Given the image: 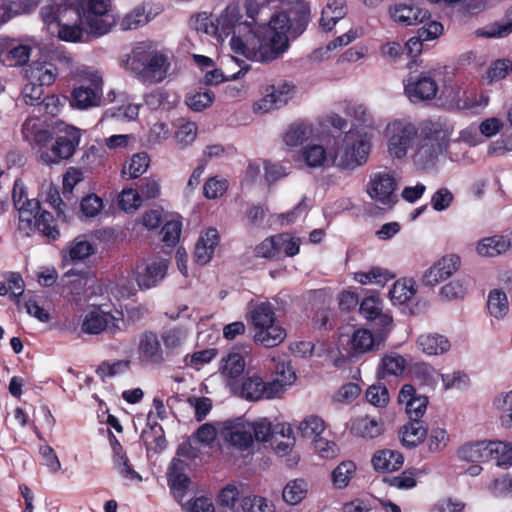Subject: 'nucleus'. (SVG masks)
<instances>
[{
    "label": "nucleus",
    "mask_w": 512,
    "mask_h": 512,
    "mask_svg": "<svg viewBox=\"0 0 512 512\" xmlns=\"http://www.w3.org/2000/svg\"><path fill=\"white\" fill-rule=\"evenodd\" d=\"M185 467L186 463L178 458H174L169 467L168 484L178 502L182 501L190 483V479L184 473Z\"/></svg>",
    "instance_id": "22"
},
{
    "label": "nucleus",
    "mask_w": 512,
    "mask_h": 512,
    "mask_svg": "<svg viewBox=\"0 0 512 512\" xmlns=\"http://www.w3.org/2000/svg\"><path fill=\"white\" fill-rule=\"evenodd\" d=\"M215 99V94L209 89L188 93L185 98L186 105L193 111L201 112L210 107Z\"/></svg>",
    "instance_id": "55"
},
{
    "label": "nucleus",
    "mask_w": 512,
    "mask_h": 512,
    "mask_svg": "<svg viewBox=\"0 0 512 512\" xmlns=\"http://www.w3.org/2000/svg\"><path fill=\"white\" fill-rule=\"evenodd\" d=\"M406 359L395 352L384 355L379 363L377 375L379 379L388 376H401L406 368Z\"/></svg>",
    "instance_id": "29"
},
{
    "label": "nucleus",
    "mask_w": 512,
    "mask_h": 512,
    "mask_svg": "<svg viewBox=\"0 0 512 512\" xmlns=\"http://www.w3.org/2000/svg\"><path fill=\"white\" fill-rule=\"evenodd\" d=\"M351 432L359 437L373 439L382 432L381 423L370 417H359L352 421Z\"/></svg>",
    "instance_id": "38"
},
{
    "label": "nucleus",
    "mask_w": 512,
    "mask_h": 512,
    "mask_svg": "<svg viewBox=\"0 0 512 512\" xmlns=\"http://www.w3.org/2000/svg\"><path fill=\"white\" fill-rule=\"evenodd\" d=\"M137 354L139 361L144 365L160 364L167 356L160 337L152 331H145L139 336Z\"/></svg>",
    "instance_id": "13"
},
{
    "label": "nucleus",
    "mask_w": 512,
    "mask_h": 512,
    "mask_svg": "<svg viewBox=\"0 0 512 512\" xmlns=\"http://www.w3.org/2000/svg\"><path fill=\"white\" fill-rule=\"evenodd\" d=\"M31 47L15 39L0 38V59L8 66H21L27 63Z\"/></svg>",
    "instance_id": "18"
},
{
    "label": "nucleus",
    "mask_w": 512,
    "mask_h": 512,
    "mask_svg": "<svg viewBox=\"0 0 512 512\" xmlns=\"http://www.w3.org/2000/svg\"><path fill=\"white\" fill-rule=\"evenodd\" d=\"M295 86L287 81L272 85L266 89V94L254 105V110L262 113L269 112L285 105L294 93Z\"/></svg>",
    "instance_id": "14"
},
{
    "label": "nucleus",
    "mask_w": 512,
    "mask_h": 512,
    "mask_svg": "<svg viewBox=\"0 0 512 512\" xmlns=\"http://www.w3.org/2000/svg\"><path fill=\"white\" fill-rule=\"evenodd\" d=\"M215 38L223 41L232 34L231 50L246 59L266 63L284 54L281 46L274 44V35L264 20L251 17L246 12L243 20L241 9L236 4H229L214 19Z\"/></svg>",
    "instance_id": "1"
},
{
    "label": "nucleus",
    "mask_w": 512,
    "mask_h": 512,
    "mask_svg": "<svg viewBox=\"0 0 512 512\" xmlns=\"http://www.w3.org/2000/svg\"><path fill=\"white\" fill-rule=\"evenodd\" d=\"M308 483L304 479L290 480L284 487L282 496L286 503L296 505L307 495Z\"/></svg>",
    "instance_id": "47"
},
{
    "label": "nucleus",
    "mask_w": 512,
    "mask_h": 512,
    "mask_svg": "<svg viewBox=\"0 0 512 512\" xmlns=\"http://www.w3.org/2000/svg\"><path fill=\"white\" fill-rule=\"evenodd\" d=\"M277 386L265 382L260 376L254 374L247 376L241 382L232 381L231 391L233 394L248 401L271 399L277 397Z\"/></svg>",
    "instance_id": "11"
},
{
    "label": "nucleus",
    "mask_w": 512,
    "mask_h": 512,
    "mask_svg": "<svg viewBox=\"0 0 512 512\" xmlns=\"http://www.w3.org/2000/svg\"><path fill=\"white\" fill-rule=\"evenodd\" d=\"M182 230V222L179 219L167 221L161 229L162 241L172 247L179 241Z\"/></svg>",
    "instance_id": "64"
},
{
    "label": "nucleus",
    "mask_w": 512,
    "mask_h": 512,
    "mask_svg": "<svg viewBox=\"0 0 512 512\" xmlns=\"http://www.w3.org/2000/svg\"><path fill=\"white\" fill-rule=\"evenodd\" d=\"M43 86L42 84L28 80V83L24 86L22 91L25 103L31 106L45 105V107L48 108L49 102L53 101V98H43Z\"/></svg>",
    "instance_id": "53"
},
{
    "label": "nucleus",
    "mask_w": 512,
    "mask_h": 512,
    "mask_svg": "<svg viewBox=\"0 0 512 512\" xmlns=\"http://www.w3.org/2000/svg\"><path fill=\"white\" fill-rule=\"evenodd\" d=\"M451 93L453 97L449 101V106L453 109L466 111L471 114L480 113L489 103V97L484 93L469 95L465 98L460 97L459 88L452 89Z\"/></svg>",
    "instance_id": "24"
},
{
    "label": "nucleus",
    "mask_w": 512,
    "mask_h": 512,
    "mask_svg": "<svg viewBox=\"0 0 512 512\" xmlns=\"http://www.w3.org/2000/svg\"><path fill=\"white\" fill-rule=\"evenodd\" d=\"M96 252L93 244L87 241L83 236L76 237L67 247L65 257H69L72 262L84 261Z\"/></svg>",
    "instance_id": "43"
},
{
    "label": "nucleus",
    "mask_w": 512,
    "mask_h": 512,
    "mask_svg": "<svg viewBox=\"0 0 512 512\" xmlns=\"http://www.w3.org/2000/svg\"><path fill=\"white\" fill-rule=\"evenodd\" d=\"M456 455L460 461L488 462V441L466 442L457 449Z\"/></svg>",
    "instance_id": "27"
},
{
    "label": "nucleus",
    "mask_w": 512,
    "mask_h": 512,
    "mask_svg": "<svg viewBox=\"0 0 512 512\" xmlns=\"http://www.w3.org/2000/svg\"><path fill=\"white\" fill-rule=\"evenodd\" d=\"M245 369V361L239 353H229L222 359L221 371L227 379V384L231 388L232 381H238L237 378L241 376Z\"/></svg>",
    "instance_id": "37"
},
{
    "label": "nucleus",
    "mask_w": 512,
    "mask_h": 512,
    "mask_svg": "<svg viewBox=\"0 0 512 512\" xmlns=\"http://www.w3.org/2000/svg\"><path fill=\"white\" fill-rule=\"evenodd\" d=\"M168 261L156 258L142 262L137 267V282L141 288H152L159 284L166 276Z\"/></svg>",
    "instance_id": "16"
},
{
    "label": "nucleus",
    "mask_w": 512,
    "mask_h": 512,
    "mask_svg": "<svg viewBox=\"0 0 512 512\" xmlns=\"http://www.w3.org/2000/svg\"><path fill=\"white\" fill-rule=\"evenodd\" d=\"M398 399L400 403L405 404L409 419L420 421L419 419L426 411L428 398L426 396L416 395L414 387L406 384L402 387Z\"/></svg>",
    "instance_id": "20"
},
{
    "label": "nucleus",
    "mask_w": 512,
    "mask_h": 512,
    "mask_svg": "<svg viewBox=\"0 0 512 512\" xmlns=\"http://www.w3.org/2000/svg\"><path fill=\"white\" fill-rule=\"evenodd\" d=\"M347 14L345 0H329L322 9L319 25L324 31H331Z\"/></svg>",
    "instance_id": "26"
},
{
    "label": "nucleus",
    "mask_w": 512,
    "mask_h": 512,
    "mask_svg": "<svg viewBox=\"0 0 512 512\" xmlns=\"http://www.w3.org/2000/svg\"><path fill=\"white\" fill-rule=\"evenodd\" d=\"M412 376L423 385L434 386L438 382L440 374L433 366L426 362H417L410 368Z\"/></svg>",
    "instance_id": "56"
},
{
    "label": "nucleus",
    "mask_w": 512,
    "mask_h": 512,
    "mask_svg": "<svg viewBox=\"0 0 512 512\" xmlns=\"http://www.w3.org/2000/svg\"><path fill=\"white\" fill-rule=\"evenodd\" d=\"M405 94L411 102L434 98L438 91L435 80L429 76H409L404 84Z\"/></svg>",
    "instance_id": "17"
},
{
    "label": "nucleus",
    "mask_w": 512,
    "mask_h": 512,
    "mask_svg": "<svg viewBox=\"0 0 512 512\" xmlns=\"http://www.w3.org/2000/svg\"><path fill=\"white\" fill-rule=\"evenodd\" d=\"M123 314L116 311L114 314L101 308L93 309L85 314L81 329L84 333L94 335L103 331L115 336L122 331Z\"/></svg>",
    "instance_id": "10"
},
{
    "label": "nucleus",
    "mask_w": 512,
    "mask_h": 512,
    "mask_svg": "<svg viewBox=\"0 0 512 512\" xmlns=\"http://www.w3.org/2000/svg\"><path fill=\"white\" fill-rule=\"evenodd\" d=\"M427 435V428L422 421L410 420L400 429V438L404 446L414 448L419 445Z\"/></svg>",
    "instance_id": "33"
},
{
    "label": "nucleus",
    "mask_w": 512,
    "mask_h": 512,
    "mask_svg": "<svg viewBox=\"0 0 512 512\" xmlns=\"http://www.w3.org/2000/svg\"><path fill=\"white\" fill-rule=\"evenodd\" d=\"M78 21L87 30L88 33L94 36L104 35L108 33L111 28V22L108 21L106 16L85 13L83 8L81 11V19Z\"/></svg>",
    "instance_id": "39"
},
{
    "label": "nucleus",
    "mask_w": 512,
    "mask_h": 512,
    "mask_svg": "<svg viewBox=\"0 0 512 512\" xmlns=\"http://www.w3.org/2000/svg\"><path fill=\"white\" fill-rule=\"evenodd\" d=\"M399 184L397 175L386 169L373 172L369 179L371 192H396Z\"/></svg>",
    "instance_id": "30"
},
{
    "label": "nucleus",
    "mask_w": 512,
    "mask_h": 512,
    "mask_svg": "<svg viewBox=\"0 0 512 512\" xmlns=\"http://www.w3.org/2000/svg\"><path fill=\"white\" fill-rule=\"evenodd\" d=\"M150 158L146 152L134 154L129 162L122 168V174L129 178L141 176L148 168Z\"/></svg>",
    "instance_id": "58"
},
{
    "label": "nucleus",
    "mask_w": 512,
    "mask_h": 512,
    "mask_svg": "<svg viewBox=\"0 0 512 512\" xmlns=\"http://www.w3.org/2000/svg\"><path fill=\"white\" fill-rule=\"evenodd\" d=\"M80 140V130L72 126L68 127L63 134L58 135L51 149L41 147L38 150L39 158L46 164H55L69 159L75 153Z\"/></svg>",
    "instance_id": "9"
},
{
    "label": "nucleus",
    "mask_w": 512,
    "mask_h": 512,
    "mask_svg": "<svg viewBox=\"0 0 512 512\" xmlns=\"http://www.w3.org/2000/svg\"><path fill=\"white\" fill-rule=\"evenodd\" d=\"M370 202H366V212L376 215L378 210L391 208L395 202L397 194H368Z\"/></svg>",
    "instance_id": "60"
},
{
    "label": "nucleus",
    "mask_w": 512,
    "mask_h": 512,
    "mask_svg": "<svg viewBox=\"0 0 512 512\" xmlns=\"http://www.w3.org/2000/svg\"><path fill=\"white\" fill-rule=\"evenodd\" d=\"M417 347L428 356L442 355L450 350L448 338L438 333L421 334L416 341Z\"/></svg>",
    "instance_id": "25"
},
{
    "label": "nucleus",
    "mask_w": 512,
    "mask_h": 512,
    "mask_svg": "<svg viewBox=\"0 0 512 512\" xmlns=\"http://www.w3.org/2000/svg\"><path fill=\"white\" fill-rule=\"evenodd\" d=\"M450 441V437L444 428H432L427 439V446L430 452L438 453L443 451Z\"/></svg>",
    "instance_id": "62"
},
{
    "label": "nucleus",
    "mask_w": 512,
    "mask_h": 512,
    "mask_svg": "<svg viewBox=\"0 0 512 512\" xmlns=\"http://www.w3.org/2000/svg\"><path fill=\"white\" fill-rule=\"evenodd\" d=\"M241 510L243 512H275L273 505L260 496L241 498Z\"/></svg>",
    "instance_id": "63"
},
{
    "label": "nucleus",
    "mask_w": 512,
    "mask_h": 512,
    "mask_svg": "<svg viewBox=\"0 0 512 512\" xmlns=\"http://www.w3.org/2000/svg\"><path fill=\"white\" fill-rule=\"evenodd\" d=\"M500 412V422L504 428H512V389L498 394L493 401Z\"/></svg>",
    "instance_id": "51"
},
{
    "label": "nucleus",
    "mask_w": 512,
    "mask_h": 512,
    "mask_svg": "<svg viewBox=\"0 0 512 512\" xmlns=\"http://www.w3.org/2000/svg\"><path fill=\"white\" fill-rule=\"evenodd\" d=\"M127 62L136 77L145 84L161 83L167 78L171 69L170 56L153 48L147 42L137 43Z\"/></svg>",
    "instance_id": "3"
},
{
    "label": "nucleus",
    "mask_w": 512,
    "mask_h": 512,
    "mask_svg": "<svg viewBox=\"0 0 512 512\" xmlns=\"http://www.w3.org/2000/svg\"><path fill=\"white\" fill-rule=\"evenodd\" d=\"M421 138L414 154V162L422 169H431L446 150L449 131L440 122L421 124Z\"/></svg>",
    "instance_id": "7"
},
{
    "label": "nucleus",
    "mask_w": 512,
    "mask_h": 512,
    "mask_svg": "<svg viewBox=\"0 0 512 512\" xmlns=\"http://www.w3.org/2000/svg\"><path fill=\"white\" fill-rule=\"evenodd\" d=\"M285 337V329L274 322L270 325L257 329V332L254 335V341L257 344L270 348L282 343Z\"/></svg>",
    "instance_id": "32"
},
{
    "label": "nucleus",
    "mask_w": 512,
    "mask_h": 512,
    "mask_svg": "<svg viewBox=\"0 0 512 512\" xmlns=\"http://www.w3.org/2000/svg\"><path fill=\"white\" fill-rule=\"evenodd\" d=\"M187 332L182 328H170L161 332L160 340L163 342L164 350L175 351L186 341Z\"/></svg>",
    "instance_id": "59"
},
{
    "label": "nucleus",
    "mask_w": 512,
    "mask_h": 512,
    "mask_svg": "<svg viewBox=\"0 0 512 512\" xmlns=\"http://www.w3.org/2000/svg\"><path fill=\"white\" fill-rule=\"evenodd\" d=\"M353 461L345 460L339 463L331 472V482L335 489L346 488L356 473Z\"/></svg>",
    "instance_id": "42"
},
{
    "label": "nucleus",
    "mask_w": 512,
    "mask_h": 512,
    "mask_svg": "<svg viewBox=\"0 0 512 512\" xmlns=\"http://www.w3.org/2000/svg\"><path fill=\"white\" fill-rule=\"evenodd\" d=\"M271 361L275 363L274 373L276 377L270 383L277 386V396H279L286 385H291L295 381L296 376L289 362L282 360L280 357L277 359L272 357Z\"/></svg>",
    "instance_id": "36"
},
{
    "label": "nucleus",
    "mask_w": 512,
    "mask_h": 512,
    "mask_svg": "<svg viewBox=\"0 0 512 512\" xmlns=\"http://www.w3.org/2000/svg\"><path fill=\"white\" fill-rule=\"evenodd\" d=\"M393 277L394 275L388 270L374 267L367 272L355 273L354 279L362 285L377 284L383 286Z\"/></svg>",
    "instance_id": "54"
},
{
    "label": "nucleus",
    "mask_w": 512,
    "mask_h": 512,
    "mask_svg": "<svg viewBox=\"0 0 512 512\" xmlns=\"http://www.w3.org/2000/svg\"><path fill=\"white\" fill-rule=\"evenodd\" d=\"M34 231H39L43 236L53 240L60 235L53 215L45 210L41 211L33 220V230L31 232Z\"/></svg>",
    "instance_id": "46"
},
{
    "label": "nucleus",
    "mask_w": 512,
    "mask_h": 512,
    "mask_svg": "<svg viewBox=\"0 0 512 512\" xmlns=\"http://www.w3.org/2000/svg\"><path fill=\"white\" fill-rule=\"evenodd\" d=\"M389 13L394 22L403 26L417 25L429 17L427 10L407 4H395L390 7Z\"/></svg>",
    "instance_id": "21"
},
{
    "label": "nucleus",
    "mask_w": 512,
    "mask_h": 512,
    "mask_svg": "<svg viewBox=\"0 0 512 512\" xmlns=\"http://www.w3.org/2000/svg\"><path fill=\"white\" fill-rule=\"evenodd\" d=\"M417 135L418 130L410 120L403 118L390 121L384 130L390 156L398 159L405 157Z\"/></svg>",
    "instance_id": "8"
},
{
    "label": "nucleus",
    "mask_w": 512,
    "mask_h": 512,
    "mask_svg": "<svg viewBox=\"0 0 512 512\" xmlns=\"http://www.w3.org/2000/svg\"><path fill=\"white\" fill-rule=\"evenodd\" d=\"M57 74L56 66L49 62L35 61L26 69V77L29 81H34L44 86L54 83Z\"/></svg>",
    "instance_id": "28"
},
{
    "label": "nucleus",
    "mask_w": 512,
    "mask_h": 512,
    "mask_svg": "<svg viewBox=\"0 0 512 512\" xmlns=\"http://www.w3.org/2000/svg\"><path fill=\"white\" fill-rule=\"evenodd\" d=\"M40 0H0V25L13 16L34 9Z\"/></svg>",
    "instance_id": "31"
},
{
    "label": "nucleus",
    "mask_w": 512,
    "mask_h": 512,
    "mask_svg": "<svg viewBox=\"0 0 512 512\" xmlns=\"http://www.w3.org/2000/svg\"><path fill=\"white\" fill-rule=\"evenodd\" d=\"M217 512H240L241 499L237 487L228 485L223 488L217 499Z\"/></svg>",
    "instance_id": "41"
},
{
    "label": "nucleus",
    "mask_w": 512,
    "mask_h": 512,
    "mask_svg": "<svg viewBox=\"0 0 512 512\" xmlns=\"http://www.w3.org/2000/svg\"><path fill=\"white\" fill-rule=\"evenodd\" d=\"M403 461L402 454L394 450L378 451L372 458L373 467L384 472H392L399 469Z\"/></svg>",
    "instance_id": "34"
},
{
    "label": "nucleus",
    "mask_w": 512,
    "mask_h": 512,
    "mask_svg": "<svg viewBox=\"0 0 512 512\" xmlns=\"http://www.w3.org/2000/svg\"><path fill=\"white\" fill-rule=\"evenodd\" d=\"M219 243V233L215 228H208L203 232L196 244L194 257L198 264L205 265L213 257L215 249Z\"/></svg>",
    "instance_id": "23"
},
{
    "label": "nucleus",
    "mask_w": 512,
    "mask_h": 512,
    "mask_svg": "<svg viewBox=\"0 0 512 512\" xmlns=\"http://www.w3.org/2000/svg\"><path fill=\"white\" fill-rule=\"evenodd\" d=\"M326 430L324 420L316 415H310L304 418L298 425V431L302 437L314 438L322 437V433Z\"/></svg>",
    "instance_id": "52"
},
{
    "label": "nucleus",
    "mask_w": 512,
    "mask_h": 512,
    "mask_svg": "<svg viewBox=\"0 0 512 512\" xmlns=\"http://www.w3.org/2000/svg\"><path fill=\"white\" fill-rule=\"evenodd\" d=\"M153 17L151 11H146L145 6H137L122 18L120 27L122 30H134L148 23Z\"/></svg>",
    "instance_id": "48"
},
{
    "label": "nucleus",
    "mask_w": 512,
    "mask_h": 512,
    "mask_svg": "<svg viewBox=\"0 0 512 512\" xmlns=\"http://www.w3.org/2000/svg\"><path fill=\"white\" fill-rule=\"evenodd\" d=\"M220 438L230 447L239 450H249L254 440L266 442L271 436V424L267 420L249 422L243 418L227 420L219 429Z\"/></svg>",
    "instance_id": "5"
},
{
    "label": "nucleus",
    "mask_w": 512,
    "mask_h": 512,
    "mask_svg": "<svg viewBox=\"0 0 512 512\" xmlns=\"http://www.w3.org/2000/svg\"><path fill=\"white\" fill-rule=\"evenodd\" d=\"M460 263L461 260L458 255L450 254L442 257L426 271L424 275L425 284L434 286L446 280L458 270Z\"/></svg>",
    "instance_id": "19"
},
{
    "label": "nucleus",
    "mask_w": 512,
    "mask_h": 512,
    "mask_svg": "<svg viewBox=\"0 0 512 512\" xmlns=\"http://www.w3.org/2000/svg\"><path fill=\"white\" fill-rule=\"evenodd\" d=\"M477 253L485 257H496L507 252V244L504 235H494L479 241Z\"/></svg>",
    "instance_id": "44"
},
{
    "label": "nucleus",
    "mask_w": 512,
    "mask_h": 512,
    "mask_svg": "<svg viewBox=\"0 0 512 512\" xmlns=\"http://www.w3.org/2000/svg\"><path fill=\"white\" fill-rule=\"evenodd\" d=\"M13 202L19 216V229L26 235L33 230V220L41 212L38 198L29 197V194H12Z\"/></svg>",
    "instance_id": "15"
},
{
    "label": "nucleus",
    "mask_w": 512,
    "mask_h": 512,
    "mask_svg": "<svg viewBox=\"0 0 512 512\" xmlns=\"http://www.w3.org/2000/svg\"><path fill=\"white\" fill-rule=\"evenodd\" d=\"M415 293V282L411 279L398 280L389 290L391 300L397 304L409 301Z\"/></svg>",
    "instance_id": "50"
},
{
    "label": "nucleus",
    "mask_w": 512,
    "mask_h": 512,
    "mask_svg": "<svg viewBox=\"0 0 512 512\" xmlns=\"http://www.w3.org/2000/svg\"><path fill=\"white\" fill-rule=\"evenodd\" d=\"M487 311L497 320L504 319L509 312V302L506 293L500 289H493L488 293Z\"/></svg>",
    "instance_id": "35"
},
{
    "label": "nucleus",
    "mask_w": 512,
    "mask_h": 512,
    "mask_svg": "<svg viewBox=\"0 0 512 512\" xmlns=\"http://www.w3.org/2000/svg\"><path fill=\"white\" fill-rule=\"evenodd\" d=\"M370 144L365 133L350 129L343 137L335 141L330 151L331 163L344 170H354L366 163Z\"/></svg>",
    "instance_id": "6"
},
{
    "label": "nucleus",
    "mask_w": 512,
    "mask_h": 512,
    "mask_svg": "<svg viewBox=\"0 0 512 512\" xmlns=\"http://www.w3.org/2000/svg\"><path fill=\"white\" fill-rule=\"evenodd\" d=\"M71 77L78 83L71 92V107L88 110L102 105L104 81L98 69L80 65L71 72Z\"/></svg>",
    "instance_id": "4"
},
{
    "label": "nucleus",
    "mask_w": 512,
    "mask_h": 512,
    "mask_svg": "<svg viewBox=\"0 0 512 512\" xmlns=\"http://www.w3.org/2000/svg\"><path fill=\"white\" fill-rule=\"evenodd\" d=\"M245 11L259 20H264L274 35V44L284 53L290 38L299 37L310 21L311 9L308 0H245Z\"/></svg>",
    "instance_id": "2"
},
{
    "label": "nucleus",
    "mask_w": 512,
    "mask_h": 512,
    "mask_svg": "<svg viewBox=\"0 0 512 512\" xmlns=\"http://www.w3.org/2000/svg\"><path fill=\"white\" fill-rule=\"evenodd\" d=\"M58 28V37L67 42H77L82 38L84 27L79 21H65L56 24Z\"/></svg>",
    "instance_id": "61"
},
{
    "label": "nucleus",
    "mask_w": 512,
    "mask_h": 512,
    "mask_svg": "<svg viewBox=\"0 0 512 512\" xmlns=\"http://www.w3.org/2000/svg\"><path fill=\"white\" fill-rule=\"evenodd\" d=\"M82 8L80 0H50L41 8V17L48 26L65 21H78L81 19Z\"/></svg>",
    "instance_id": "12"
},
{
    "label": "nucleus",
    "mask_w": 512,
    "mask_h": 512,
    "mask_svg": "<svg viewBox=\"0 0 512 512\" xmlns=\"http://www.w3.org/2000/svg\"><path fill=\"white\" fill-rule=\"evenodd\" d=\"M249 314L252 324L256 329L275 322V309L269 302H260L254 305Z\"/></svg>",
    "instance_id": "45"
},
{
    "label": "nucleus",
    "mask_w": 512,
    "mask_h": 512,
    "mask_svg": "<svg viewBox=\"0 0 512 512\" xmlns=\"http://www.w3.org/2000/svg\"><path fill=\"white\" fill-rule=\"evenodd\" d=\"M495 460L499 467L512 465V444L502 441H488V461Z\"/></svg>",
    "instance_id": "40"
},
{
    "label": "nucleus",
    "mask_w": 512,
    "mask_h": 512,
    "mask_svg": "<svg viewBox=\"0 0 512 512\" xmlns=\"http://www.w3.org/2000/svg\"><path fill=\"white\" fill-rule=\"evenodd\" d=\"M301 158L309 167H320L331 162L330 153L327 154L323 146L313 144L302 149Z\"/></svg>",
    "instance_id": "49"
},
{
    "label": "nucleus",
    "mask_w": 512,
    "mask_h": 512,
    "mask_svg": "<svg viewBox=\"0 0 512 512\" xmlns=\"http://www.w3.org/2000/svg\"><path fill=\"white\" fill-rule=\"evenodd\" d=\"M350 343L353 353L357 355L372 350L375 345V339L369 330L358 329L352 334Z\"/></svg>",
    "instance_id": "57"
}]
</instances>
